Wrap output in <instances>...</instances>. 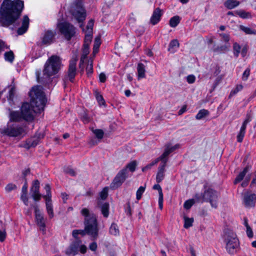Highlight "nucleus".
Wrapping results in <instances>:
<instances>
[{"mask_svg":"<svg viewBox=\"0 0 256 256\" xmlns=\"http://www.w3.org/2000/svg\"><path fill=\"white\" fill-rule=\"evenodd\" d=\"M24 8V3L21 0H4L0 7V26L8 27L14 24L16 32H26L30 24L28 16H24L20 22H18Z\"/></svg>","mask_w":256,"mask_h":256,"instance_id":"f257e3e1","label":"nucleus"},{"mask_svg":"<svg viewBox=\"0 0 256 256\" xmlns=\"http://www.w3.org/2000/svg\"><path fill=\"white\" fill-rule=\"evenodd\" d=\"M81 214L84 217V230H74L72 231V236L76 238L78 234L84 236L86 234L90 236L94 240H96L98 237V222L96 216L90 212L86 208L82 210Z\"/></svg>","mask_w":256,"mask_h":256,"instance_id":"f03ea898","label":"nucleus"},{"mask_svg":"<svg viewBox=\"0 0 256 256\" xmlns=\"http://www.w3.org/2000/svg\"><path fill=\"white\" fill-rule=\"evenodd\" d=\"M33 120L34 117L40 115L44 110L46 102L45 94L41 86L33 87Z\"/></svg>","mask_w":256,"mask_h":256,"instance_id":"7ed1b4c3","label":"nucleus"},{"mask_svg":"<svg viewBox=\"0 0 256 256\" xmlns=\"http://www.w3.org/2000/svg\"><path fill=\"white\" fill-rule=\"evenodd\" d=\"M71 13L72 16L80 24V26L82 28L83 32H92L94 24L93 20L88 21L86 26V30L84 28L82 23L86 19V12L81 3L78 2L75 4L71 10Z\"/></svg>","mask_w":256,"mask_h":256,"instance_id":"20e7f679","label":"nucleus"},{"mask_svg":"<svg viewBox=\"0 0 256 256\" xmlns=\"http://www.w3.org/2000/svg\"><path fill=\"white\" fill-rule=\"evenodd\" d=\"M62 66L60 58L52 55L46 61L44 66V72L47 76L50 77L56 74L59 72Z\"/></svg>","mask_w":256,"mask_h":256,"instance_id":"39448f33","label":"nucleus"},{"mask_svg":"<svg viewBox=\"0 0 256 256\" xmlns=\"http://www.w3.org/2000/svg\"><path fill=\"white\" fill-rule=\"evenodd\" d=\"M224 238L227 252L230 254L236 253L239 248V242L236 234L231 230L226 232Z\"/></svg>","mask_w":256,"mask_h":256,"instance_id":"423d86ee","label":"nucleus"},{"mask_svg":"<svg viewBox=\"0 0 256 256\" xmlns=\"http://www.w3.org/2000/svg\"><path fill=\"white\" fill-rule=\"evenodd\" d=\"M32 92V88L30 90L28 94L30 96L29 102H24L21 108L20 112L24 116V120L26 121H30L32 120V97L31 94Z\"/></svg>","mask_w":256,"mask_h":256,"instance_id":"0eeeda50","label":"nucleus"},{"mask_svg":"<svg viewBox=\"0 0 256 256\" xmlns=\"http://www.w3.org/2000/svg\"><path fill=\"white\" fill-rule=\"evenodd\" d=\"M35 214V222L39 230L43 234H45L46 230V218L44 217V214L42 210H40L38 206H34Z\"/></svg>","mask_w":256,"mask_h":256,"instance_id":"6e6552de","label":"nucleus"},{"mask_svg":"<svg viewBox=\"0 0 256 256\" xmlns=\"http://www.w3.org/2000/svg\"><path fill=\"white\" fill-rule=\"evenodd\" d=\"M46 194L43 197L46 200V210L47 214L50 219L54 216L53 206L52 200V194L50 192V187L48 184H46L44 187Z\"/></svg>","mask_w":256,"mask_h":256,"instance_id":"1a4fd4ad","label":"nucleus"},{"mask_svg":"<svg viewBox=\"0 0 256 256\" xmlns=\"http://www.w3.org/2000/svg\"><path fill=\"white\" fill-rule=\"evenodd\" d=\"M128 177V172L126 169H122L116 174L110 184L112 189H116L120 187Z\"/></svg>","mask_w":256,"mask_h":256,"instance_id":"9d476101","label":"nucleus"},{"mask_svg":"<svg viewBox=\"0 0 256 256\" xmlns=\"http://www.w3.org/2000/svg\"><path fill=\"white\" fill-rule=\"evenodd\" d=\"M24 132V128L17 124H8L7 128L3 130L4 134L12 137L18 136Z\"/></svg>","mask_w":256,"mask_h":256,"instance_id":"9b49d317","label":"nucleus"},{"mask_svg":"<svg viewBox=\"0 0 256 256\" xmlns=\"http://www.w3.org/2000/svg\"><path fill=\"white\" fill-rule=\"evenodd\" d=\"M218 197V194L215 190L208 189L203 193L202 201H208L212 207L216 208L217 207Z\"/></svg>","mask_w":256,"mask_h":256,"instance_id":"f8f14e48","label":"nucleus"},{"mask_svg":"<svg viewBox=\"0 0 256 256\" xmlns=\"http://www.w3.org/2000/svg\"><path fill=\"white\" fill-rule=\"evenodd\" d=\"M220 36L224 42V44L214 48V52L218 53H222L228 51L230 47V44L229 42L230 38L228 34L224 33L220 34Z\"/></svg>","mask_w":256,"mask_h":256,"instance_id":"ddd939ff","label":"nucleus"},{"mask_svg":"<svg viewBox=\"0 0 256 256\" xmlns=\"http://www.w3.org/2000/svg\"><path fill=\"white\" fill-rule=\"evenodd\" d=\"M243 202L246 208L254 207L256 202V194L246 192L244 195Z\"/></svg>","mask_w":256,"mask_h":256,"instance_id":"4468645a","label":"nucleus"},{"mask_svg":"<svg viewBox=\"0 0 256 256\" xmlns=\"http://www.w3.org/2000/svg\"><path fill=\"white\" fill-rule=\"evenodd\" d=\"M77 58H72L70 61L68 70V77L70 82H73L76 74V64Z\"/></svg>","mask_w":256,"mask_h":256,"instance_id":"2eb2a0df","label":"nucleus"},{"mask_svg":"<svg viewBox=\"0 0 256 256\" xmlns=\"http://www.w3.org/2000/svg\"><path fill=\"white\" fill-rule=\"evenodd\" d=\"M80 244L81 241L80 240H76L72 242L70 246L66 250V254L67 255L75 256L78 252Z\"/></svg>","mask_w":256,"mask_h":256,"instance_id":"dca6fc26","label":"nucleus"},{"mask_svg":"<svg viewBox=\"0 0 256 256\" xmlns=\"http://www.w3.org/2000/svg\"><path fill=\"white\" fill-rule=\"evenodd\" d=\"M57 26L60 32H74L75 30L74 26L66 22H59Z\"/></svg>","mask_w":256,"mask_h":256,"instance_id":"f3484780","label":"nucleus"},{"mask_svg":"<svg viewBox=\"0 0 256 256\" xmlns=\"http://www.w3.org/2000/svg\"><path fill=\"white\" fill-rule=\"evenodd\" d=\"M35 74L36 82L42 84H45L48 83L50 78V76H47L45 74L44 72L42 74L40 70H36Z\"/></svg>","mask_w":256,"mask_h":256,"instance_id":"a211bd4d","label":"nucleus"},{"mask_svg":"<svg viewBox=\"0 0 256 256\" xmlns=\"http://www.w3.org/2000/svg\"><path fill=\"white\" fill-rule=\"evenodd\" d=\"M162 16V10L158 8H156L152 14L150 19V22L153 25L158 23L160 20V17Z\"/></svg>","mask_w":256,"mask_h":256,"instance_id":"6ab92c4d","label":"nucleus"},{"mask_svg":"<svg viewBox=\"0 0 256 256\" xmlns=\"http://www.w3.org/2000/svg\"><path fill=\"white\" fill-rule=\"evenodd\" d=\"M250 120L248 118H246L243 122L242 126L240 128V130L236 136L237 141L238 142H242L244 137L245 135L247 124L250 122Z\"/></svg>","mask_w":256,"mask_h":256,"instance_id":"aec40b11","label":"nucleus"},{"mask_svg":"<svg viewBox=\"0 0 256 256\" xmlns=\"http://www.w3.org/2000/svg\"><path fill=\"white\" fill-rule=\"evenodd\" d=\"M10 122H20L24 120V116L21 112L18 111H10L9 114Z\"/></svg>","mask_w":256,"mask_h":256,"instance_id":"412c9836","label":"nucleus"},{"mask_svg":"<svg viewBox=\"0 0 256 256\" xmlns=\"http://www.w3.org/2000/svg\"><path fill=\"white\" fill-rule=\"evenodd\" d=\"M166 165V164H161L158 168L156 176V181L158 183L160 182L164 178Z\"/></svg>","mask_w":256,"mask_h":256,"instance_id":"4be33fe9","label":"nucleus"},{"mask_svg":"<svg viewBox=\"0 0 256 256\" xmlns=\"http://www.w3.org/2000/svg\"><path fill=\"white\" fill-rule=\"evenodd\" d=\"M252 166L248 164L243 170L240 172L234 180V184H236L241 182L244 178L246 174L251 169Z\"/></svg>","mask_w":256,"mask_h":256,"instance_id":"5701e85b","label":"nucleus"},{"mask_svg":"<svg viewBox=\"0 0 256 256\" xmlns=\"http://www.w3.org/2000/svg\"><path fill=\"white\" fill-rule=\"evenodd\" d=\"M44 132L43 130H39L33 136V146H36L40 141L44 137Z\"/></svg>","mask_w":256,"mask_h":256,"instance_id":"b1692460","label":"nucleus"},{"mask_svg":"<svg viewBox=\"0 0 256 256\" xmlns=\"http://www.w3.org/2000/svg\"><path fill=\"white\" fill-rule=\"evenodd\" d=\"M54 39V33H45L42 38V42L44 44H50Z\"/></svg>","mask_w":256,"mask_h":256,"instance_id":"393cba45","label":"nucleus"},{"mask_svg":"<svg viewBox=\"0 0 256 256\" xmlns=\"http://www.w3.org/2000/svg\"><path fill=\"white\" fill-rule=\"evenodd\" d=\"M100 206L101 212L103 216L107 218L109 215V204L108 202H104L100 205V202L98 204Z\"/></svg>","mask_w":256,"mask_h":256,"instance_id":"a878e982","label":"nucleus"},{"mask_svg":"<svg viewBox=\"0 0 256 256\" xmlns=\"http://www.w3.org/2000/svg\"><path fill=\"white\" fill-rule=\"evenodd\" d=\"M138 79L144 78L146 76L145 66L142 63H138L137 67Z\"/></svg>","mask_w":256,"mask_h":256,"instance_id":"bb28decb","label":"nucleus"},{"mask_svg":"<svg viewBox=\"0 0 256 256\" xmlns=\"http://www.w3.org/2000/svg\"><path fill=\"white\" fill-rule=\"evenodd\" d=\"M170 153V150H169L167 148L165 150L164 153L160 157L156 158V160H158V162L160 160L162 162V164H166L168 156Z\"/></svg>","mask_w":256,"mask_h":256,"instance_id":"cd10ccee","label":"nucleus"},{"mask_svg":"<svg viewBox=\"0 0 256 256\" xmlns=\"http://www.w3.org/2000/svg\"><path fill=\"white\" fill-rule=\"evenodd\" d=\"M240 4V2L236 0H227L224 5L227 8L231 10L238 6Z\"/></svg>","mask_w":256,"mask_h":256,"instance_id":"c85d7f7f","label":"nucleus"},{"mask_svg":"<svg viewBox=\"0 0 256 256\" xmlns=\"http://www.w3.org/2000/svg\"><path fill=\"white\" fill-rule=\"evenodd\" d=\"M110 234L114 236H118L120 234V230L118 225L116 223H112L109 230Z\"/></svg>","mask_w":256,"mask_h":256,"instance_id":"c756f323","label":"nucleus"},{"mask_svg":"<svg viewBox=\"0 0 256 256\" xmlns=\"http://www.w3.org/2000/svg\"><path fill=\"white\" fill-rule=\"evenodd\" d=\"M136 166L137 162L136 160H134L128 164L123 169H126L128 171V170L130 172H133L135 171Z\"/></svg>","mask_w":256,"mask_h":256,"instance_id":"7c9ffc66","label":"nucleus"},{"mask_svg":"<svg viewBox=\"0 0 256 256\" xmlns=\"http://www.w3.org/2000/svg\"><path fill=\"white\" fill-rule=\"evenodd\" d=\"M209 112L205 109L200 110L196 116V120H201L209 115Z\"/></svg>","mask_w":256,"mask_h":256,"instance_id":"2f4dec72","label":"nucleus"},{"mask_svg":"<svg viewBox=\"0 0 256 256\" xmlns=\"http://www.w3.org/2000/svg\"><path fill=\"white\" fill-rule=\"evenodd\" d=\"M236 13L242 18H252L251 14L244 10H239L236 12Z\"/></svg>","mask_w":256,"mask_h":256,"instance_id":"473e14b6","label":"nucleus"},{"mask_svg":"<svg viewBox=\"0 0 256 256\" xmlns=\"http://www.w3.org/2000/svg\"><path fill=\"white\" fill-rule=\"evenodd\" d=\"M4 59L6 61L12 63L14 62V52L10 50L8 52H6L4 54Z\"/></svg>","mask_w":256,"mask_h":256,"instance_id":"72a5a7b5","label":"nucleus"},{"mask_svg":"<svg viewBox=\"0 0 256 256\" xmlns=\"http://www.w3.org/2000/svg\"><path fill=\"white\" fill-rule=\"evenodd\" d=\"M180 17L176 16L172 18L170 20V25L172 27H176L180 22Z\"/></svg>","mask_w":256,"mask_h":256,"instance_id":"f704fd0d","label":"nucleus"},{"mask_svg":"<svg viewBox=\"0 0 256 256\" xmlns=\"http://www.w3.org/2000/svg\"><path fill=\"white\" fill-rule=\"evenodd\" d=\"M184 228H188L191 227L192 226V224L194 222V220L193 218H188L186 216L184 217Z\"/></svg>","mask_w":256,"mask_h":256,"instance_id":"c9c22d12","label":"nucleus"},{"mask_svg":"<svg viewBox=\"0 0 256 256\" xmlns=\"http://www.w3.org/2000/svg\"><path fill=\"white\" fill-rule=\"evenodd\" d=\"M241 50V46L237 42H234L233 45V51L234 56L238 58Z\"/></svg>","mask_w":256,"mask_h":256,"instance_id":"e433bc0d","label":"nucleus"},{"mask_svg":"<svg viewBox=\"0 0 256 256\" xmlns=\"http://www.w3.org/2000/svg\"><path fill=\"white\" fill-rule=\"evenodd\" d=\"M86 72L88 75L91 74L93 72V62L92 60H88V65L86 68Z\"/></svg>","mask_w":256,"mask_h":256,"instance_id":"4c0bfd02","label":"nucleus"},{"mask_svg":"<svg viewBox=\"0 0 256 256\" xmlns=\"http://www.w3.org/2000/svg\"><path fill=\"white\" fill-rule=\"evenodd\" d=\"M108 187H105L100 192V196L102 200H104L108 196Z\"/></svg>","mask_w":256,"mask_h":256,"instance_id":"58836bf2","label":"nucleus"},{"mask_svg":"<svg viewBox=\"0 0 256 256\" xmlns=\"http://www.w3.org/2000/svg\"><path fill=\"white\" fill-rule=\"evenodd\" d=\"M195 203V200L194 199H190L186 200L184 204V208L186 210L190 209L192 205Z\"/></svg>","mask_w":256,"mask_h":256,"instance_id":"ea45409f","label":"nucleus"},{"mask_svg":"<svg viewBox=\"0 0 256 256\" xmlns=\"http://www.w3.org/2000/svg\"><path fill=\"white\" fill-rule=\"evenodd\" d=\"M146 189V186H141L139 188L136 192V199L138 200H140L141 198L142 194L144 192Z\"/></svg>","mask_w":256,"mask_h":256,"instance_id":"a19ab883","label":"nucleus"},{"mask_svg":"<svg viewBox=\"0 0 256 256\" xmlns=\"http://www.w3.org/2000/svg\"><path fill=\"white\" fill-rule=\"evenodd\" d=\"M93 132L96 137L98 139H102L104 136V132L103 130L100 129H96L94 130Z\"/></svg>","mask_w":256,"mask_h":256,"instance_id":"79ce46f5","label":"nucleus"},{"mask_svg":"<svg viewBox=\"0 0 256 256\" xmlns=\"http://www.w3.org/2000/svg\"><path fill=\"white\" fill-rule=\"evenodd\" d=\"M64 172L65 173L68 174L71 176H75L76 175L75 171L70 166L65 167L64 168Z\"/></svg>","mask_w":256,"mask_h":256,"instance_id":"37998d69","label":"nucleus"},{"mask_svg":"<svg viewBox=\"0 0 256 256\" xmlns=\"http://www.w3.org/2000/svg\"><path fill=\"white\" fill-rule=\"evenodd\" d=\"M179 46V42L177 40H172L169 45L168 50L170 51L171 49L173 48L174 47L178 48Z\"/></svg>","mask_w":256,"mask_h":256,"instance_id":"c03bdc74","label":"nucleus"},{"mask_svg":"<svg viewBox=\"0 0 256 256\" xmlns=\"http://www.w3.org/2000/svg\"><path fill=\"white\" fill-rule=\"evenodd\" d=\"M60 34L62 38L70 40L74 36V33H60Z\"/></svg>","mask_w":256,"mask_h":256,"instance_id":"a18cd8bd","label":"nucleus"},{"mask_svg":"<svg viewBox=\"0 0 256 256\" xmlns=\"http://www.w3.org/2000/svg\"><path fill=\"white\" fill-rule=\"evenodd\" d=\"M158 160L156 159L152 162L150 164L146 165V166L142 168V172H146V170H150L152 166H154V164H156L158 163Z\"/></svg>","mask_w":256,"mask_h":256,"instance_id":"49530a36","label":"nucleus"},{"mask_svg":"<svg viewBox=\"0 0 256 256\" xmlns=\"http://www.w3.org/2000/svg\"><path fill=\"white\" fill-rule=\"evenodd\" d=\"M6 237V232L4 228H2L0 230V242H2L5 240Z\"/></svg>","mask_w":256,"mask_h":256,"instance_id":"de8ad7c7","label":"nucleus"},{"mask_svg":"<svg viewBox=\"0 0 256 256\" xmlns=\"http://www.w3.org/2000/svg\"><path fill=\"white\" fill-rule=\"evenodd\" d=\"M42 194L39 192V191H33V199L36 201H38L41 199Z\"/></svg>","mask_w":256,"mask_h":256,"instance_id":"09e8293b","label":"nucleus"},{"mask_svg":"<svg viewBox=\"0 0 256 256\" xmlns=\"http://www.w3.org/2000/svg\"><path fill=\"white\" fill-rule=\"evenodd\" d=\"M250 69L249 68H246L245 71L244 72L242 79L243 80H246L250 76Z\"/></svg>","mask_w":256,"mask_h":256,"instance_id":"8fccbe9b","label":"nucleus"},{"mask_svg":"<svg viewBox=\"0 0 256 256\" xmlns=\"http://www.w3.org/2000/svg\"><path fill=\"white\" fill-rule=\"evenodd\" d=\"M92 38V33H88L85 36L84 42L90 44Z\"/></svg>","mask_w":256,"mask_h":256,"instance_id":"3c124183","label":"nucleus"},{"mask_svg":"<svg viewBox=\"0 0 256 256\" xmlns=\"http://www.w3.org/2000/svg\"><path fill=\"white\" fill-rule=\"evenodd\" d=\"M16 186L12 184H9L5 188V190L6 192H10L12 190L16 189Z\"/></svg>","mask_w":256,"mask_h":256,"instance_id":"603ef678","label":"nucleus"},{"mask_svg":"<svg viewBox=\"0 0 256 256\" xmlns=\"http://www.w3.org/2000/svg\"><path fill=\"white\" fill-rule=\"evenodd\" d=\"M21 199L26 206H28V202L27 197V193H22L21 195Z\"/></svg>","mask_w":256,"mask_h":256,"instance_id":"864d4df0","label":"nucleus"},{"mask_svg":"<svg viewBox=\"0 0 256 256\" xmlns=\"http://www.w3.org/2000/svg\"><path fill=\"white\" fill-rule=\"evenodd\" d=\"M153 188L154 190H156L158 191V196H163L162 189L160 184H154L153 186Z\"/></svg>","mask_w":256,"mask_h":256,"instance_id":"5fc2aeb1","label":"nucleus"},{"mask_svg":"<svg viewBox=\"0 0 256 256\" xmlns=\"http://www.w3.org/2000/svg\"><path fill=\"white\" fill-rule=\"evenodd\" d=\"M40 188V182L38 180H36L33 184V191L38 192Z\"/></svg>","mask_w":256,"mask_h":256,"instance_id":"6e6d98bb","label":"nucleus"},{"mask_svg":"<svg viewBox=\"0 0 256 256\" xmlns=\"http://www.w3.org/2000/svg\"><path fill=\"white\" fill-rule=\"evenodd\" d=\"M242 88L243 86L242 84L237 85L236 88L231 92L230 95L236 94L239 91L242 90Z\"/></svg>","mask_w":256,"mask_h":256,"instance_id":"4d7b16f0","label":"nucleus"},{"mask_svg":"<svg viewBox=\"0 0 256 256\" xmlns=\"http://www.w3.org/2000/svg\"><path fill=\"white\" fill-rule=\"evenodd\" d=\"M186 80L189 84H193L196 80V78L194 75H188L186 78Z\"/></svg>","mask_w":256,"mask_h":256,"instance_id":"13d9d810","label":"nucleus"},{"mask_svg":"<svg viewBox=\"0 0 256 256\" xmlns=\"http://www.w3.org/2000/svg\"><path fill=\"white\" fill-rule=\"evenodd\" d=\"M100 44H101L100 36H98L96 37L94 39V46L100 48Z\"/></svg>","mask_w":256,"mask_h":256,"instance_id":"bf43d9fd","label":"nucleus"},{"mask_svg":"<svg viewBox=\"0 0 256 256\" xmlns=\"http://www.w3.org/2000/svg\"><path fill=\"white\" fill-rule=\"evenodd\" d=\"M96 98L98 100V102L100 103V104H104V100L103 98V97L102 95L99 94H96Z\"/></svg>","mask_w":256,"mask_h":256,"instance_id":"052dcab7","label":"nucleus"},{"mask_svg":"<svg viewBox=\"0 0 256 256\" xmlns=\"http://www.w3.org/2000/svg\"><path fill=\"white\" fill-rule=\"evenodd\" d=\"M78 250H80V252L82 254H85L86 252L87 248H86V246L85 245L81 244H80V247H79Z\"/></svg>","mask_w":256,"mask_h":256,"instance_id":"680f3d73","label":"nucleus"},{"mask_svg":"<svg viewBox=\"0 0 256 256\" xmlns=\"http://www.w3.org/2000/svg\"><path fill=\"white\" fill-rule=\"evenodd\" d=\"M246 234L250 238H252L253 236V232L250 226L246 228Z\"/></svg>","mask_w":256,"mask_h":256,"instance_id":"e2e57ef3","label":"nucleus"},{"mask_svg":"<svg viewBox=\"0 0 256 256\" xmlns=\"http://www.w3.org/2000/svg\"><path fill=\"white\" fill-rule=\"evenodd\" d=\"M82 120L83 121L84 123H88L90 120V117L88 116V114H84L82 116Z\"/></svg>","mask_w":256,"mask_h":256,"instance_id":"0e129e2a","label":"nucleus"},{"mask_svg":"<svg viewBox=\"0 0 256 256\" xmlns=\"http://www.w3.org/2000/svg\"><path fill=\"white\" fill-rule=\"evenodd\" d=\"M203 194L202 193L201 194H196L194 196V198L197 202H202L204 201H202V196Z\"/></svg>","mask_w":256,"mask_h":256,"instance_id":"69168bd1","label":"nucleus"},{"mask_svg":"<svg viewBox=\"0 0 256 256\" xmlns=\"http://www.w3.org/2000/svg\"><path fill=\"white\" fill-rule=\"evenodd\" d=\"M99 78H100V82H105L106 80V74L103 72L100 73L99 75Z\"/></svg>","mask_w":256,"mask_h":256,"instance_id":"338daca9","label":"nucleus"},{"mask_svg":"<svg viewBox=\"0 0 256 256\" xmlns=\"http://www.w3.org/2000/svg\"><path fill=\"white\" fill-rule=\"evenodd\" d=\"M90 249L92 251H95L97 249V244L96 242L91 243L90 245Z\"/></svg>","mask_w":256,"mask_h":256,"instance_id":"774afa93","label":"nucleus"}]
</instances>
